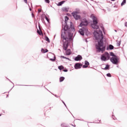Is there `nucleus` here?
<instances>
[{"mask_svg":"<svg viewBox=\"0 0 127 127\" xmlns=\"http://www.w3.org/2000/svg\"><path fill=\"white\" fill-rule=\"evenodd\" d=\"M94 35L96 40L98 41V44L96 46V49H97L98 52H101V51H102V53H103V52L105 51L106 48V47L104 46V43L103 42V39H104L103 32L101 30L94 31Z\"/></svg>","mask_w":127,"mask_h":127,"instance_id":"nucleus-1","label":"nucleus"},{"mask_svg":"<svg viewBox=\"0 0 127 127\" xmlns=\"http://www.w3.org/2000/svg\"><path fill=\"white\" fill-rule=\"evenodd\" d=\"M91 18L93 19V23L91 24V26L92 28L94 29H98L99 28V25L98 24V20H97V18L94 16V15H91Z\"/></svg>","mask_w":127,"mask_h":127,"instance_id":"nucleus-2","label":"nucleus"},{"mask_svg":"<svg viewBox=\"0 0 127 127\" xmlns=\"http://www.w3.org/2000/svg\"><path fill=\"white\" fill-rule=\"evenodd\" d=\"M110 54L109 53L105 52L101 56V59L102 61H106V60H109L110 59Z\"/></svg>","mask_w":127,"mask_h":127,"instance_id":"nucleus-3","label":"nucleus"},{"mask_svg":"<svg viewBox=\"0 0 127 127\" xmlns=\"http://www.w3.org/2000/svg\"><path fill=\"white\" fill-rule=\"evenodd\" d=\"M72 15L76 20H78V19H80V18H81V16L79 14V12L77 11L73 12L72 13Z\"/></svg>","mask_w":127,"mask_h":127,"instance_id":"nucleus-4","label":"nucleus"},{"mask_svg":"<svg viewBox=\"0 0 127 127\" xmlns=\"http://www.w3.org/2000/svg\"><path fill=\"white\" fill-rule=\"evenodd\" d=\"M111 62L116 65L118 64V63L119 62V59L116 56L113 57L110 59Z\"/></svg>","mask_w":127,"mask_h":127,"instance_id":"nucleus-5","label":"nucleus"},{"mask_svg":"<svg viewBox=\"0 0 127 127\" xmlns=\"http://www.w3.org/2000/svg\"><path fill=\"white\" fill-rule=\"evenodd\" d=\"M86 25H88V21L86 19H84L81 21L79 26H86Z\"/></svg>","mask_w":127,"mask_h":127,"instance_id":"nucleus-6","label":"nucleus"},{"mask_svg":"<svg viewBox=\"0 0 127 127\" xmlns=\"http://www.w3.org/2000/svg\"><path fill=\"white\" fill-rule=\"evenodd\" d=\"M67 30H69V27H68V25H67V24H66V25L64 27V28L62 30V32L66 33L65 31H67Z\"/></svg>","mask_w":127,"mask_h":127,"instance_id":"nucleus-7","label":"nucleus"},{"mask_svg":"<svg viewBox=\"0 0 127 127\" xmlns=\"http://www.w3.org/2000/svg\"><path fill=\"white\" fill-rule=\"evenodd\" d=\"M68 42H65V43H64L63 44L64 50L65 51L67 50V48H68Z\"/></svg>","mask_w":127,"mask_h":127,"instance_id":"nucleus-8","label":"nucleus"},{"mask_svg":"<svg viewBox=\"0 0 127 127\" xmlns=\"http://www.w3.org/2000/svg\"><path fill=\"white\" fill-rule=\"evenodd\" d=\"M82 65L80 63H77L74 65V68L75 69H80L82 67Z\"/></svg>","mask_w":127,"mask_h":127,"instance_id":"nucleus-9","label":"nucleus"},{"mask_svg":"<svg viewBox=\"0 0 127 127\" xmlns=\"http://www.w3.org/2000/svg\"><path fill=\"white\" fill-rule=\"evenodd\" d=\"M74 60L75 61H80V60H82V56H80V55H78L77 56V57H76Z\"/></svg>","mask_w":127,"mask_h":127,"instance_id":"nucleus-10","label":"nucleus"},{"mask_svg":"<svg viewBox=\"0 0 127 127\" xmlns=\"http://www.w3.org/2000/svg\"><path fill=\"white\" fill-rule=\"evenodd\" d=\"M65 54L66 55H70V54H71V50L67 49L65 52Z\"/></svg>","mask_w":127,"mask_h":127,"instance_id":"nucleus-11","label":"nucleus"},{"mask_svg":"<svg viewBox=\"0 0 127 127\" xmlns=\"http://www.w3.org/2000/svg\"><path fill=\"white\" fill-rule=\"evenodd\" d=\"M82 30L84 32V33H88V29L86 27L82 28Z\"/></svg>","mask_w":127,"mask_h":127,"instance_id":"nucleus-12","label":"nucleus"},{"mask_svg":"<svg viewBox=\"0 0 127 127\" xmlns=\"http://www.w3.org/2000/svg\"><path fill=\"white\" fill-rule=\"evenodd\" d=\"M63 11H69V8H67L66 7H63Z\"/></svg>","mask_w":127,"mask_h":127,"instance_id":"nucleus-13","label":"nucleus"},{"mask_svg":"<svg viewBox=\"0 0 127 127\" xmlns=\"http://www.w3.org/2000/svg\"><path fill=\"white\" fill-rule=\"evenodd\" d=\"M79 32L81 35H84V31H83L82 29H80Z\"/></svg>","mask_w":127,"mask_h":127,"instance_id":"nucleus-14","label":"nucleus"},{"mask_svg":"<svg viewBox=\"0 0 127 127\" xmlns=\"http://www.w3.org/2000/svg\"><path fill=\"white\" fill-rule=\"evenodd\" d=\"M64 2H65V1H62L61 2H59V3L58 4V5L59 6H61V5H62V4H63V3H64Z\"/></svg>","mask_w":127,"mask_h":127,"instance_id":"nucleus-15","label":"nucleus"},{"mask_svg":"<svg viewBox=\"0 0 127 127\" xmlns=\"http://www.w3.org/2000/svg\"><path fill=\"white\" fill-rule=\"evenodd\" d=\"M64 79H65V77H61L60 78V82H63V81H64Z\"/></svg>","mask_w":127,"mask_h":127,"instance_id":"nucleus-16","label":"nucleus"},{"mask_svg":"<svg viewBox=\"0 0 127 127\" xmlns=\"http://www.w3.org/2000/svg\"><path fill=\"white\" fill-rule=\"evenodd\" d=\"M45 39L46 41H48V42H50V40H49V38H48V37L46 36L45 37Z\"/></svg>","mask_w":127,"mask_h":127,"instance_id":"nucleus-17","label":"nucleus"},{"mask_svg":"<svg viewBox=\"0 0 127 127\" xmlns=\"http://www.w3.org/2000/svg\"><path fill=\"white\" fill-rule=\"evenodd\" d=\"M109 49H110V50H113V49H114V46L112 45H110L109 46Z\"/></svg>","mask_w":127,"mask_h":127,"instance_id":"nucleus-18","label":"nucleus"},{"mask_svg":"<svg viewBox=\"0 0 127 127\" xmlns=\"http://www.w3.org/2000/svg\"><path fill=\"white\" fill-rule=\"evenodd\" d=\"M126 0H124L121 3L122 6H123V5H125V4H126Z\"/></svg>","mask_w":127,"mask_h":127,"instance_id":"nucleus-19","label":"nucleus"},{"mask_svg":"<svg viewBox=\"0 0 127 127\" xmlns=\"http://www.w3.org/2000/svg\"><path fill=\"white\" fill-rule=\"evenodd\" d=\"M59 70H63L64 69V66L63 65H61L59 66Z\"/></svg>","mask_w":127,"mask_h":127,"instance_id":"nucleus-20","label":"nucleus"},{"mask_svg":"<svg viewBox=\"0 0 127 127\" xmlns=\"http://www.w3.org/2000/svg\"><path fill=\"white\" fill-rule=\"evenodd\" d=\"M69 19V18L67 16L65 17V24H67V21Z\"/></svg>","mask_w":127,"mask_h":127,"instance_id":"nucleus-21","label":"nucleus"},{"mask_svg":"<svg viewBox=\"0 0 127 127\" xmlns=\"http://www.w3.org/2000/svg\"><path fill=\"white\" fill-rule=\"evenodd\" d=\"M109 67H110V66H109V65H106V67L104 68V70H108V69H109Z\"/></svg>","mask_w":127,"mask_h":127,"instance_id":"nucleus-22","label":"nucleus"},{"mask_svg":"<svg viewBox=\"0 0 127 127\" xmlns=\"http://www.w3.org/2000/svg\"><path fill=\"white\" fill-rule=\"evenodd\" d=\"M85 65H86L87 66H89V65H90V64H89V62H88L87 61H85Z\"/></svg>","mask_w":127,"mask_h":127,"instance_id":"nucleus-23","label":"nucleus"},{"mask_svg":"<svg viewBox=\"0 0 127 127\" xmlns=\"http://www.w3.org/2000/svg\"><path fill=\"white\" fill-rule=\"evenodd\" d=\"M56 60V59H55V58L54 59H50V61H52V62H54Z\"/></svg>","mask_w":127,"mask_h":127,"instance_id":"nucleus-24","label":"nucleus"},{"mask_svg":"<svg viewBox=\"0 0 127 127\" xmlns=\"http://www.w3.org/2000/svg\"><path fill=\"white\" fill-rule=\"evenodd\" d=\"M45 2H47V3H50V1L49 0H45Z\"/></svg>","mask_w":127,"mask_h":127,"instance_id":"nucleus-25","label":"nucleus"},{"mask_svg":"<svg viewBox=\"0 0 127 127\" xmlns=\"http://www.w3.org/2000/svg\"><path fill=\"white\" fill-rule=\"evenodd\" d=\"M82 67H83V68H87L88 67V65L84 64L83 65Z\"/></svg>","mask_w":127,"mask_h":127,"instance_id":"nucleus-26","label":"nucleus"},{"mask_svg":"<svg viewBox=\"0 0 127 127\" xmlns=\"http://www.w3.org/2000/svg\"><path fill=\"white\" fill-rule=\"evenodd\" d=\"M107 77H112V75H111V73H108L107 74Z\"/></svg>","mask_w":127,"mask_h":127,"instance_id":"nucleus-27","label":"nucleus"},{"mask_svg":"<svg viewBox=\"0 0 127 127\" xmlns=\"http://www.w3.org/2000/svg\"><path fill=\"white\" fill-rule=\"evenodd\" d=\"M110 55H111V56H114V57H115V56H115V54H113V53H110Z\"/></svg>","mask_w":127,"mask_h":127,"instance_id":"nucleus-28","label":"nucleus"},{"mask_svg":"<svg viewBox=\"0 0 127 127\" xmlns=\"http://www.w3.org/2000/svg\"><path fill=\"white\" fill-rule=\"evenodd\" d=\"M41 51H42V53H45V51L44 49H42L41 50Z\"/></svg>","mask_w":127,"mask_h":127,"instance_id":"nucleus-29","label":"nucleus"},{"mask_svg":"<svg viewBox=\"0 0 127 127\" xmlns=\"http://www.w3.org/2000/svg\"><path fill=\"white\" fill-rule=\"evenodd\" d=\"M45 18H46V20L48 21V22H49V19H48V18L47 17H45Z\"/></svg>","mask_w":127,"mask_h":127,"instance_id":"nucleus-30","label":"nucleus"},{"mask_svg":"<svg viewBox=\"0 0 127 127\" xmlns=\"http://www.w3.org/2000/svg\"><path fill=\"white\" fill-rule=\"evenodd\" d=\"M37 32H38V34H39V35H41V32H40V31H39V30H38Z\"/></svg>","mask_w":127,"mask_h":127,"instance_id":"nucleus-31","label":"nucleus"},{"mask_svg":"<svg viewBox=\"0 0 127 127\" xmlns=\"http://www.w3.org/2000/svg\"><path fill=\"white\" fill-rule=\"evenodd\" d=\"M38 11L39 12H41V9H39Z\"/></svg>","mask_w":127,"mask_h":127,"instance_id":"nucleus-32","label":"nucleus"},{"mask_svg":"<svg viewBox=\"0 0 127 127\" xmlns=\"http://www.w3.org/2000/svg\"><path fill=\"white\" fill-rule=\"evenodd\" d=\"M25 3H27V0H24Z\"/></svg>","mask_w":127,"mask_h":127,"instance_id":"nucleus-33","label":"nucleus"},{"mask_svg":"<svg viewBox=\"0 0 127 127\" xmlns=\"http://www.w3.org/2000/svg\"><path fill=\"white\" fill-rule=\"evenodd\" d=\"M48 51V50L46 49L45 51V53H46V52H47Z\"/></svg>","mask_w":127,"mask_h":127,"instance_id":"nucleus-34","label":"nucleus"},{"mask_svg":"<svg viewBox=\"0 0 127 127\" xmlns=\"http://www.w3.org/2000/svg\"><path fill=\"white\" fill-rule=\"evenodd\" d=\"M64 72H67L68 71V70L67 69L64 70Z\"/></svg>","mask_w":127,"mask_h":127,"instance_id":"nucleus-35","label":"nucleus"},{"mask_svg":"<svg viewBox=\"0 0 127 127\" xmlns=\"http://www.w3.org/2000/svg\"><path fill=\"white\" fill-rule=\"evenodd\" d=\"M72 24H73V23H72V22H70V26H72Z\"/></svg>","mask_w":127,"mask_h":127,"instance_id":"nucleus-36","label":"nucleus"},{"mask_svg":"<svg viewBox=\"0 0 127 127\" xmlns=\"http://www.w3.org/2000/svg\"><path fill=\"white\" fill-rule=\"evenodd\" d=\"M125 26H127V22H126V23H125Z\"/></svg>","mask_w":127,"mask_h":127,"instance_id":"nucleus-37","label":"nucleus"},{"mask_svg":"<svg viewBox=\"0 0 127 127\" xmlns=\"http://www.w3.org/2000/svg\"><path fill=\"white\" fill-rule=\"evenodd\" d=\"M71 126H72V127H76L75 125H71Z\"/></svg>","mask_w":127,"mask_h":127,"instance_id":"nucleus-38","label":"nucleus"},{"mask_svg":"<svg viewBox=\"0 0 127 127\" xmlns=\"http://www.w3.org/2000/svg\"><path fill=\"white\" fill-rule=\"evenodd\" d=\"M102 30L104 31V27H102Z\"/></svg>","mask_w":127,"mask_h":127,"instance_id":"nucleus-39","label":"nucleus"},{"mask_svg":"<svg viewBox=\"0 0 127 127\" xmlns=\"http://www.w3.org/2000/svg\"><path fill=\"white\" fill-rule=\"evenodd\" d=\"M112 0V1H114V0Z\"/></svg>","mask_w":127,"mask_h":127,"instance_id":"nucleus-40","label":"nucleus"},{"mask_svg":"<svg viewBox=\"0 0 127 127\" xmlns=\"http://www.w3.org/2000/svg\"><path fill=\"white\" fill-rule=\"evenodd\" d=\"M30 10H31V8H30Z\"/></svg>","mask_w":127,"mask_h":127,"instance_id":"nucleus-41","label":"nucleus"},{"mask_svg":"<svg viewBox=\"0 0 127 127\" xmlns=\"http://www.w3.org/2000/svg\"><path fill=\"white\" fill-rule=\"evenodd\" d=\"M32 15H34L33 13L32 14Z\"/></svg>","mask_w":127,"mask_h":127,"instance_id":"nucleus-42","label":"nucleus"},{"mask_svg":"<svg viewBox=\"0 0 127 127\" xmlns=\"http://www.w3.org/2000/svg\"><path fill=\"white\" fill-rule=\"evenodd\" d=\"M66 59L69 60V59Z\"/></svg>","mask_w":127,"mask_h":127,"instance_id":"nucleus-43","label":"nucleus"},{"mask_svg":"<svg viewBox=\"0 0 127 127\" xmlns=\"http://www.w3.org/2000/svg\"><path fill=\"white\" fill-rule=\"evenodd\" d=\"M0 116H1V115H0Z\"/></svg>","mask_w":127,"mask_h":127,"instance_id":"nucleus-44","label":"nucleus"}]
</instances>
